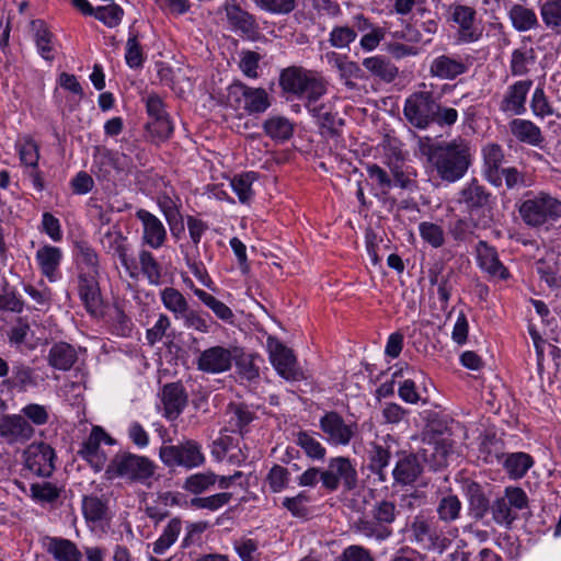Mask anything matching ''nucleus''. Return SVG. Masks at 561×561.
<instances>
[{
    "label": "nucleus",
    "instance_id": "f257e3e1",
    "mask_svg": "<svg viewBox=\"0 0 561 561\" xmlns=\"http://www.w3.org/2000/svg\"><path fill=\"white\" fill-rule=\"evenodd\" d=\"M421 151L427 156L438 176L448 183L462 179L471 164L469 142L461 137L434 145H421Z\"/></svg>",
    "mask_w": 561,
    "mask_h": 561
},
{
    "label": "nucleus",
    "instance_id": "f03ea898",
    "mask_svg": "<svg viewBox=\"0 0 561 561\" xmlns=\"http://www.w3.org/2000/svg\"><path fill=\"white\" fill-rule=\"evenodd\" d=\"M157 465L146 456L123 451L116 454L105 469L108 480L122 479L128 483L149 486L154 478Z\"/></svg>",
    "mask_w": 561,
    "mask_h": 561
},
{
    "label": "nucleus",
    "instance_id": "7ed1b4c3",
    "mask_svg": "<svg viewBox=\"0 0 561 561\" xmlns=\"http://www.w3.org/2000/svg\"><path fill=\"white\" fill-rule=\"evenodd\" d=\"M279 85L286 93L305 100L306 106L317 103L327 93V82L321 76L297 66L288 67L280 72Z\"/></svg>",
    "mask_w": 561,
    "mask_h": 561
},
{
    "label": "nucleus",
    "instance_id": "20e7f679",
    "mask_svg": "<svg viewBox=\"0 0 561 561\" xmlns=\"http://www.w3.org/2000/svg\"><path fill=\"white\" fill-rule=\"evenodd\" d=\"M400 514L394 502L389 500L376 501L370 511L369 517L363 516L355 520L352 525V530L367 539L381 542L387 540L392 535L390 525L397 519Z\"/></svg>",
    "mask_w": 561,
    "mask_h": 561
},
{
    "label": "nucleus",
    "instance_id": "39448f33",
    "mask_svg": "<svg viewBox=\"0 0 561 561\" xmlns=\"http://www.w3.org/2000/svg\"><path fill=\"white\" fill-rule=\"evenodd\" d=\"M518 213L526 226L539 228L561 218V202L543 192L527 193L518 205Z\"/></svg>",
    "mask_w": 561,
    "mask_h": 561
},
{
    "label": "nucleus",
    "instance_id": "423d86ee",
    "mask_svg": "<svg viewBox=\"0 0 561 561\" xmlns=\"http://www.w3.org/2000/svg\"><path fill=\"white\" fill-rule=\"evenodd\" d=\"M527 506L526 492L518 486H507L504 495L494 500L490 510L492 518L497 525L511 526L518 517V512Z\"/></svg>",
    "mask_w": 561,
    "mask_h": 561
},
{
    "label": "nucleus",
    "instance_id": "0eeeda50",
    "mask_svg": "<svg viewBox=\"0 0 561 561\" xmlns=\"http://www.w3.org/2000/svg\"><path fill=\"white\" fill-rule=\"evenodd\" d=\"M159 457L168 467L181 466L193 469L203 466L205 462L201 444L191 439L179 445L161 446Z\"/></svg>",
    "mask_w": 561,
    "mask_h": 561
},
{
    "label": "nucleus",
    "instance_id": "6e6552de",
    "mask_svg": "<svg viewBox=\"0 0 561 561\" xmlns=\"http://www.w3.org/2000/svg\"><path fill=\"white\" fill-rule=\"evenodd\" d=\"M435 111H437V102L428 91L412 93L407 98L403 107L407 121L419 129H425L433 123Z\"/></svg>",
    "mask_w": 561,
    "mask_h": 561
},
{
    "label": "nucleus",
    "instance_id": "1a4fd4ad",
    "mask_svg": "<svg viewBox=\"0 0 561 561\" xmlns=\"http://www.w3.org/2000/svg\"><path fill=\"white\" fill-rule=\"evenodd\" d=\"M322 486L329 491L337 490L340 483L351 491L357 485V471L347 457H334L329 460L328 467L321 472Z\"/></svg>",
    "mask_w": 561,
    "mask_h": 561
},
{
    "label": "nucleus",
    "instance_id": "9d476101",
    "mask_svg": "<svg viewBox=\"0 0 561 561\" xmlns=\"http://www.w3.org/2000/svg\"><path fill=\"white\" fill-rule=\"evenodd\" d=\"M457 203L473 219L479 214L484 215L485 211H491L495 197L478 180L472 179L458 192Z\"/></svg>",
    "mask_w": 561,
    "mask_h": 561
},
{
    "label": "nucleus",
    "instance_id": "9b49d317",
    "mask_svg": "<svg viewBox=\"0 0 561 561\" xmlns=\"http://www.w3.org/2000/svg\"><path fill=\"white\" fill-rule=\"evenodd\" d=\"M218 13H225L228 27L249 39L259 35V23L253 14L241 8L236 0H225L218 9Z\"/></svg>",
    "mask_w": 561,
    "mask_h": 561
},
{
    "label": "nucleus",
    "instance_id": "f8f14e48",
    "mask_svg": "<svg viewBox=\"0 0 561 561\" xmlns=\"http://www.w3.org/2000/svg\"><path fill=\"white\" fill-rule=\"evenodd\" d=\"M450 19L458 25L456 38L460 44H471L481 39L483 28L477 22V11L469 5L451 4Z\"/></svg>",
    "mask_w": 561,
    "mask_h": 561
},
{
    "label": "nucleus",
    "instance_id": "ddd939ff",
    "mask_svg": "<svg viewBox=\"0 0 561 561\" xmlns=\"http://www.w3.org/2000/svg\"><path fill=\"white\" fill-rule=\"evenodd\" d=\"M228 98L249 114L265 112L271 103L267 92L262 88H250L242 82H234L228 89Z\"/></svg>",
    "mask_w": 561,
    "mask_h": 561
},
{
    "label": "nucleus",
    "instance_id": "4468645a",
    "mask_svg": "<svg viewBox=\"0 0 561 561\" xmlns=\"http://www.w3.org/2000/svg\"><path fill=\"white\" fill-rule=\"evenodd\" d=\"M100 242L107 253L118 257L122 266L130 277H137L138 268L130 255V244L119 228L115 226L108 228L101 237Z\"/></svg>",
    "mask_w": 561,
    "mask_h": 561
},
{
    "label": "nucleus",
    "instance_id": "2eb2a0df",
    "mask_svg": "<svg viewBox=\"0 0 561 561\" xmlns=\"http://www.w3.org/2000/svg\"><path fill=\"white\" fill-rule=\"evenodd\" d=\"M237 347L210 346L196 358L197 369L206 374H222L231 369L237 358Z\"/></svg>",
    "mask_w": 561,
    "mask_h": 561
},
{
    "label": "nucleus",
    "instance_id": "dca6fc26",
    "mask_svg": "<svg viewBox=\"0 0 561 561\" xmlns=\"http://www.w3.org/2000/svg\"><path fill=\"white\" fill-rule=\"evenodd\" d=\"M319 426L325 435L328 443L334 446H347L357 433V424L355 422L346 423L334 411L327 412L320 419Z\"/></svg>",
    "mask_w": 561,
    "mask_h": 561
},
{
    "label": "nucleus",
    "instance_id": "f3484780",
    "mask_svg": "<svg viewBox=\"0 0 561 561\" xmlns=\"http://www.w3.org/2000/svg\"><path fill=\"white\" fill-rule=\"evenodd\" d=\"M385 163L392 175V187L413 191L416 188V171L413 167L405 164V157L397 146H389L385 156Z\"/></svg>",
    "mask_w": 561,
    "mask_h": 561
},
{
    "label": "nucleus",
    "instance_id": "a211bd4d",
    "mask_svg": "<svg viewBox=\"0 0 561 561\" xmlns=\"http://www.w3.org/2000/svg\"><path fill=\"white\" fill-rule=\"evenodd\" d=\"M24 466L37 477H49L55 470V451L46 443H33L23 453Z\"/></svg>",
    "mask_w": 561,
    "mask_h": 561
},
{
    "label": "nucleus",
    "instance_id": "6ab92c4d",
    "mask_svg": "<svg viewBox=\"0 0 561 561\" xmlns=\"http://www.w3.org/2000/svg\"><path fill=\"white\" fill-rule=\"evenodd\" d=\"M113 445L114 439L100 426H93L88 438L82 443L79 455L85 459L95 471H101L106 462V454L101 444Z\"/></svg>",
    "mask_w": 561,
    "mask_h": 561
},
{
    "label": "nucleus",
    "instance_id": "aec40b11",
    "mask_svg": "<svg viewBox=\"0 0 561 561\" xmlns=\"http://www.w3.org/2000/svg\"><path fill=\"white\" fill-rule=\"evenodd\" d=\"M268 348L271 363L284 379L297 381L304 378L290 348L277 341H270Z\"/></svg>",
    "mask_w": 561,
    "mask_h": 561
},
{
    "label": "nucleus",
    "instance_id": "412c9836",
    "mask_svg": "<svg viewBox=\"0 0 561 561\" xmlns=\"http://www.w3.org/2000/svg\"><path fill=\"white\" fill-rule=\"evenodd\" d=\"M533 80H518L508 85L499 103V110L511 116H520L526 113V101L533 87Z\"/></svg>",
    "mask_w": 561,
    "mask_h": 561
},
{
    "label": "nucleus",
    "instance_id": "4be33fe9",
    "mask_svg": "<svg viewBox=\"0 0 561 561\" xmlns=\"http://www.w3.org/2000/svg\"><path fill=\"white\" fill-rule=\"evenodd\" d=\"M35 435V428L22 414H7L0 420V437L9 445L25 444Z\"/></svg>",
    "mask_w": 561,
    "mask_h": 561
},
{
    "label": "nucleus",
    "instance_id": "5701e85b",
    "mask_svg": "<svg viewBox=\"0 0 561 561\" xmlns=\"http://www.w3.org/2000/svg\"><path fill=\"white\" fill-rule=\"evenodd\" d=\"M136 218L142 226V242L151 249H160L167 240V229L162 221L146 209H138Z\"/></svg>",
    "mask_w": 561,
    "mask_h": 561
},
{
    "label": "nucleus",
    "instance_id": "b1692460",
    "mask_svg": "<svg viewBox=\"0 0 561 561\" xmlns=\"http://www.w3.org/2000/svg\"><path fill=\"white\" fill-rule=\"evenodd\" d=\"M477 262L491 279L506 280L511 276L508 270L500 261L496 250L485 241H479L477 244Z\"/></svg>",
    "mask_w": 561,
    "mask_h": 561
},
{
    "label": "nucleus",
    "instance_id": "393cba45",
    "mask_svg": "<svg viewBox=\"0 0 561 561\" xmlns=\"http://www.w3.org/2000/svg\"><path fill=\"white\" fill-rule=\"evenodd\" d=\"M100 274H78V293L85 309L91 314H99L102 308V296L99 284Z\"/></svg>",
    "mask_w": 561,
    "mask_h": 561
},
{
    "label": "nucleus",
    "instance_id": "a878e982",
    "mask_svg": "<svg viewBox=\"0 0 561 561\" xmlns=\"http://www.w3.org/2000/svg\"><path fill=\"white\" fill-rule=\"evenodd\" d=\"M423 462L415 454L403 453L399 456L392 470L394 483L400 485L413 484L422 474Z\"/></svg>",
    "mask_w": 561,
    "mask_h": 561
},
{
    "label": "nucleus",
    "instance_id": "bb28decb",
    "mask_svg": "<svg viewBox=\"0 0 561 561\" xmlns=\"http://www.w3.org/2000/svg\"><path fill=\"white\" fill-rule=\"evenodd\" d=\"M325 59L327 62L339 72L343 84L350 90L356 88V83L353 80H362L365 78L364 71L359 65L350 60L347 56L330 51L325 54Z\"/></svg>",
    "mask_w": 561,
    "mask_h": 561
},
{
    "label": "nucleus",
    "instance_id": "cd10ccee",
    "mask_svg": "<svg viewBox=\"0 0 561 561\" xmlns=\"http://www.w3.org/2000/svg\"><path fill=\"white\" fill-rule=\"evenodd\" d=\"M162 403L164 415L169 420L176 419L187 403V396L184 387L179 382L167 383L162 388Z\"/></svg>",
    "mask_w": 561,
    "mask_h": 561
},
{
    "label": "nucleus",
    "instance_id": "c85d7f7f",
    "mask_svg": "<svg viewBox=\"0 0 561 561\" xmlns=\"http://www.w3.org/2000/svg\"><path fill=\"white\" fill-rule=\"evenodd\" d=\"M35 257L42 274L49 282H56L60 276L61 250L54 245H44L37 250Z\"/></svg>",
    "mask_w": 561,
    "mask_h": 561
},
{
    "label": "nucleus",
    "instance_id": "c756f323",
    "mask_svg": "<svg viewBox=\"0 0 561 561\" xmlns=\"http://www.w3.org/2000/svg\"><path fill=\"white\" fill-rule=\"evenodd\" d=\"M467 71V66L459 58L440 55L430 65V75L442 80H453Z\"/></svg>",
    "mask_w": 561,
    "mask_h": 561
},
{
    "label": "nucleus",
    "instance_id": "7c9ffc66",
    "mask_svg": "<svg viewBox=\"0 0 561 561\" xmlns=\"http://www.w3.org/2000/svg\"><path fill=\"white\" fill-rule=\"evenodd\" d=\"M511 134L520 142L541 147L545 137L539 126L524 118H514L508 124Z\"/></svg>",
    "mask_w": 561,
    "mask_h": 561
},
{
    "label": "nucleus",
    "instance_id": "2f4dec72",
    "mask_svg": "<svg viewBox=\"0 0 561 561\" xmlns=\"http://www.w3.org/2000/svg\"><path fill=\"white\" fill-rule=\"evenodd\" d=\"M46 550L56 561H81L82 559L77 545L61 537L47 538Z\"/></svg>",
    "mask_w": 561,
    "mask_h": 561
},
{
    "label": "nucleus",
    "instance_id": "473e14b6",
    "mask_svg": "<svg viewBox=\"0 0 561 561\" xmlns=\"http://www.w3.org/2000/svg\"><path fill=\"white\" fill-rule=\"evenodd\" d=\"M536 53L530 46L523 45L512 50L510 58V73L513 77H524L530 71L536 64Z\"/></svg>",
    "mask_w": 561,
    "mask_h": 561
},
{
    "label": "nucleus",
    "instance_id": "72a5a7b5",
    "mask_svg": "<svg viewBox=\"0 0 561 561\" xmlns=\"http://www.w3.org/2000/svg\"><path fill=\"white\" fill-rule=\"evenodd\" d=\"M76 263L78 274H100L99 255L88 242L76 243Z\"/></svg>",
    "mask_w": 561,
    "mask_h": 561
},
{
    "label": "nucleus",
    "instance_id": "f704fd0d",
    "mask_svg": "<svg viewBox=\"0 0 561 561\" xmlns=\"http://www.w3.org/2000/svg\"><path fill=\"white\" fill-rule=\"evenodd\" d=\"M363 66L373 76L385 82H392L399 75L398 67L385 56L367 57L363 60Z\"/></svg>",
    "mask_w": 561,
    "mask_h": 561
},
{
    "label": "nucleus",
    "instance_id": "c9c22d12",
    "mask_svg": "<svg viewBox=\"0 0 561 561\" xmlns=\"http://www.w3.org/2000/svg\"><path fill=\"white\" fill-rule=\"evenodd\" d=\"M507 14L512 26L517 32L535 30L539 25L536 12L531 8L523 4L514 3Z\"/></svg>",
    "mask_w": 561,
    "mask_h": 561
},
{
    "label": "nucleus",
    "instance_id": "e433bc0d",
    "mask_svg": "<svg viewBox=\"0 0 561 561\" xmlns=\"http://www.w3.org/2000/svg\"><path fill=\"white\" fill-rule=\"evenodd\" d=\"M77 360L76 350L68 343L54 344L48 353V363L58 370H69Z\"/></svg>",
    "mask_w": 561,
    "mask_h": 561
},
{
    "label": "nucleus",
    "instance_id": "4c0bfd02",
    "mask_svg": "<svg viewBox=\"0 0 561 561\" xmlns=\"http://www.w3.org/2000/svg\"><path fill=\"white\" fill-rule=\"evenodd\" d=\"M391 454L389 449L380 444H371L368 451V469L378 477L380 482L387 481V467L389 466Z\"/></svg>",
    "mask_w": 561,
    "mask_h": 561
},
{
    "label": "nucleus",
    "instance_id": "58836bf2",
    "mask_svg": "<svg viewBox=\"0 0 561 561\" xmlns=\"http://www.w3.org/2000/svg\"><path fill=\"white\" fill-rule=\"evenodd\" d=\"M536 271L541 280L550 288L561 287V265L554 255L547 256L536 262Z\"/></svg>",
    "mask_w": 561,
    "mask_h": 561
},
{
    "label": "nucleus",
    "instance_id": "ea45409f",
    "mask_svg": "<svg viewBox=\"0 0 561 561\" xmlns=\"http://www.w3.org/2000/svg\"><path fill=\"white\" fill-rule=\"evenodd\" d=\"M31 31L39 55L46 60H53V34L43 20H33Z\"/></svg>",
    "mask_w": 561,
    "mask_h": 561
},
{
    "label": "nucleus",
    "instance_id": "a19ab883",
    "mask_svg": "<svg viewBox=\"0 0 561 561\" xmlns=\"http://www.w3.org/2000/svg\"><path fill=\"white\" fill-rule=\"evenodd\" d=\"M190 288L193 290L194 295L206 306L208 307L215 316L226 322H232L233 312L232 310L222 301L218 300L213 295L206 293L205 290L197 288L193 285L192 280L187 283Z\"/></svg>",
    "mask_w": 561,
    "mask_h": 561
},
{
    "label": "nucleus",
    "instance_id": "79ce46f5",
    "mask_svg": "<svg viewBox=\"0 0 561 561\" xmlns=\"http://www.w3.org/2000/svg\"><path fill=\"white\" fill-rule=\"evenodd\" d=\"M20 161L26 168L37 169L39 160V146L30 136L20 137L15 142Z\"/></svg>",
    "mask_w": 561,
    "mask_h": 561
},
{
    "label": "nucleus",
    "instance_id": "37998d69",
    "mask_svg": "<svg viewBox=\"0 0 561 561\" xmlns=\"http://www.w3.org/2000/svg\"><path fill=\"white\" fill-rule=\"evenodd\" d=\"M295 443L304 450L308 458H311L313 460L324 459L327 449L317 438L314 433L299 431L295 435Z\"/></svg>",
    "mask_w": 561,
    "mask_h": 561
},
{
    "label": "nucleus",
    "instance_id": "c03bdc74",
    "mask_svg": "<svg viewBox=\"0 0 561 561\" xmlns=\"http://www.w3.org/2000/svg\"><path fill=\"white\" fill-rule=\"evenodd\" d=\"M533 465L534 459L530 455L518 451L508 454L504 460L503 467L512 479H520Z\"/></svg>",
    "mask_w": 561,
    "mask_h": 561
},
{
    "label": "nucleus",
    "instance_id": "a18cd8bd",
    "mask_svg": "<svg viewBox=\"0 0 561 561\" xmlns=\"http://www.w3.org/2000/svg\"><path fill=\"white\" fill-rule=\"evenodd\" d=\"M484 167L488 179L495 183L499 179L500 168L504 160L502 147L497 144H488L482 149Z\"/></svg>",
    "mask_w": 561,
    "mask_h": 561
},
{
    "label": "nucleus",
    "instance_id": "49530a36",
    "mask_svg": "<svg viewBox=\"0 0 561 561\" xmlns=\"http://www.w3.org/2000/svg\"><path fill=\"white\" fill-rule=\"evenodd\" d=\"M412 541L419 543L424 549L435 547L437 536L431 524L423 517H415L411 524Z\"/></svg>",
    "mask_w": 561,
    "mask_h": 561
},
{
    "label": "nucleus",
    "instance_id": "de8ad7c7",
    "mask_svg": "<svg viewBox=\"0 0 561 561\" xmlns=\"http://www.w3.org/2000/svg\"><path fill=\"white\" fill-rule=\"evenodd\" d=\"M256 180L257 173L253 171L243 172L231 179L230 185L241 203L244 204L252 199L254 195L252 185Z\"/></svg>",
    "mask_w": 561,
    "mask_h": 561
},
{
    "label": "nucleus",
    "instance_id": "09e8293b",
    "mask_svg": "<svg viewBox=\"0 0 561 561\" xmlns=\"http://www.w3.org/2000/svg\"><path fill=\"white\" fill-rule=\"evenodd\" d=\"M161 301L164 308L174 314L175 319H181L188 310L186 298L173 287H167L161 291Z\"/></svg>",
    "mask_w": 561,
    "mask_h": 561
},
{
    "label": "nucleus",
    "instance_id": "8fccbe9b",
    "mask_svg": "<svg viewBox=\"0 0 561 561\" xmlns=\"http://www.w3.org/2000/svg\"><path fill=\"white\" fill-rule=\"evenodd\" d=\"M263 128L266 135L276 140H287L294 131L293 124L283 116L270 117L264 122Z\"/></svg>",
    "mask_w": 561,
    "mask_h": 561
},
{
    "label": "nucleus",
    "instance_id": "3c124183",
    "mask_svg": "<svg viewBox=\"0 0 561 561\" xmlns=\"http://www.w3.org/2000/svg\"><path fill=\"white\" fill-rule=\"evenodd\" d=\"M181 528L182 524L179 518L171 519L161 536L153 542V552L156 554L164 553L176 541Z\"/></svg>",
    "mask_w": 561,
    "mask_h": 561
},
{
    "label": "nucleus",
    "instance_id": "603ef678",
    "mask_svg": "<svg viewBox=\"0 0 561 561\" xmlns=\"http://www.w3.org/2000/svg\"><path fill=\"white\" fill-rule=\"evenodd\" d=\"M23 289L34 301V308L36 310H47L50 307L53 294L50 288L43 280L38 282L36 285L25 284Z\"/></svg>",
    "mask_w": 561,
    "mask_h": 561
},
{
    "label": "nucleus",
    "instance_id": "864d4df0",
    "mask_svg": "<svg viewBox=\"0 0 561 561\" xmlns=\"http://www.w3.org/2000/svg\"><path fill=\"white\" fill-rule=\"evenodd\" d=\"M179 202V198H173L165 193L158 196V206L164 215L171 231H174V227L182 221Z\"/></svg>",
    "mask_w": 561,
    "mask_h": 561
},
{
    "label": "nucleus",
    "instance_id": "5fc2aeb1",
    "mask_svg": "<svg viewBox=\"0 0 561 561\" xmlns=\"http://www.w3.org/2000/svg\"><path fill=\"white\" fill-rule=\"evenodd\" d=\"M436 512L442 522L451 523L460 516L461 502L453 494L443 496L438 502Z\"/></svg>",
    "mask_w": 561,
    "mask_h": 561
},
{
    "label": "nucleus",
    "instance_id": "6e6d98bb",
    "mask_svg": "<svg viewBox=\"0 0 561 561\" xmlns=\"http://www.w3.org/2000/svg\"><path fill=\"white\" fill-rule=\"evenodd\" d=\"M140 270L151 285H159L161 280V266L153 254L141 250L138 254Z\"/></svg>",
    "mask_w": 561,
    "mask_h": 561
},
{
    "label": "nucleus",
    "instance_id": "4d7b16f0",
    "mask_svg": "<svg viewBox=\"0 0 561 561\" xmlns=\"http://www.w3.org/2000/svg\"><path fill=\"white\" fill-rule=\"evenodd\" d=\"M217 481V476L213 472H199L186 478L183 489L193 494H201L213 486Z\"/></svg>",
    "mask_w": 561,
    "mask_h": 561
},
{
    "label": "nucleus",
    "instance_id": "13d9d810",
    "mask_svg": "<svg viewBox=\"0 0 561 561\" xmlns=\"http://www.w3.org/2000/svg\"><path fill=\"white\" fill-rule=\"evenodd\" d=\"M41 379L34 369L27 366H16L13 368L12 383L22 391L38 387Z\"/></svg>",
    "mask_w": 561,
    "mask_h": 561
},
{
    "label": "nucleus",
    "instance_id": "bf43d9fd",
    "mask_svg": "<svg viewBox=\"0 0 561 561\" xmlns=\"http://www.w3.org/2000/svg\"><path fill=\"white\" fill-rule=\"evenodd\" d=\"M124 16V10L117 3L110 2L107 5L96 8L94 18L105 26L113 28L121 24Z\"/></svg>",
    "mask_w": 561,
    "mask_h": 561
},
{
    "label": "nucleus",
    "instance_id": "052dcab7",
    "mask_svg": "<svg viewBox=\"0 0 561 561\" xmlns=\"http://www.w3.org/2000/svg\"><path fill=\"white\" fill-rule=\"evenodd\" d=\"M467 491L471 514L474 518H482L489 508V500L478 483H470Z\"/></svg>",
    "mask_w": 561,
    "mask_h": 561
},
{
    "label": "nucleus",
    "instance_id": "680f3d73",
    "mask_svg": "<svg viewBox=\"0 0 561 561\" xmlns=\"http://www.w3.org/2000/svg\"><path fill=\"white\" fill-rule=\"evenodd\" d=\"M106 504L95 495L83 496L82 512L88 522L96 523L105 518Z\"/></svg>",
    "mask_w": 561,
    "mask_h": 561
},
{
    "label": "nucleus",
    "instance_id": "e2e57ef3",
    "mask_svg": "<svg viewBox=\"0 0 561 561\" xmlns=\"http://www.w3.org/2000/svg\"><path fill=\"white\" fill-rule=\"evenodd\" d=\"M232 499V493L220 492L204 497H193L190 505L198 510L217 511L228 504Z\"/></svg>",
    "mask_w": 561,
    "mask_h": 561
},
{
    "label": "nucleus",
    "instance_id": "0e129e2a",
    "mask_svg": "<svg viewBox=\"0 0 561 561\" xmlns=\"http://www.w3.org/2000/svg\"><path fill=\"white\" fill-rule=\"evenodd\" d=\"M229 424L232 431L243 433L244 428L253 421V413L247 405L232 403L229 405Z\"/></svg>",
    "mask_w": 561,
    "mask_h": 561
},
{
    "label": "nucleus",
    "instance_id": "69168bd1",
    "mask_svg": "<svg viewBox=\"0 0 561 561\" xmlns=\"http://www.w3.org/2000/svg\"><path fill=\"white\" fill-rule=\"evenodd\" d=\"M530 108L535 117L545 118L553 114V107L542 87H537L530 99Z\"/></svg>",
    "mask_w": 561,
    "mask_h": 561
},
{
    "label": "nucleus",
    "instance_id": "338daca9",
    "mask_svg": "<svg viewBox=\"0 0 561 561\" xmlns=\"http://www.w3.org/2000/svg\"><path fill=\"white\" fill-rule=\"evenodd\" d=\"M21 414L33 427L43 426L49 421V408L38 403H28L24 405L21 409Z\"/></svg>",
    "mask_w": 561,
    "mask_h": 561
},
{
    "label": "nucleus",
    "instance_id": "774afa93",
    "mask_svg": "<svg viewBox=\"0 0 561 561\" xmlns=\"http://www.w3.org/2000/svg\"><path fill=\"white\" fill-rule=\"evenodd\" d=\"M540 14L545 25L549 28L561 27V2L547 0L540 7Z\"/></svg>",
    "mask_w": 561,
    "mask_h": 561
}]
</instances>
